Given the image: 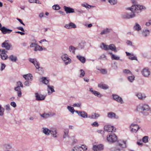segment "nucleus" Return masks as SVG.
Masks as SVG:
<instances>
[{"label": "nucleus", "instance_id": "6e6552de", "mask_svg": "<svg viewBox=\"0 0 151 151\" xmlns=\"http://www.w3.org/2000/svg\"><path fill=\"white\" fill-rule=\"evenodd\" d=\"M131 131L134 133H136L139 129V127L136 124L132 123L130 126Z\"/></svg>", "mask_w": 151, "mask_h": 151}, {"label": "nucleus", "instance_id": "7c9ffc66", "mask_svg": "<svg viewBox=\"0 0 151 151\" xmlns=\"http://www.w3.org/2000/svg\"><path fill=\"white\" fill-rule=\"evenodd\" d=\"M134 29L135 30L139 31L141 30L140 26L137 23H136L134 27Z\"/></svg>", "mask_w": 151, "mask_h": 151}, {"label": "nucleus", "instance_id": "bf43d9fd", "mask_svg": "<svg viewBox=\"0 0 151 151\" xmlns=\"http://www.w3.org/2000/svg\"><path fill=\"white\" fill-rule=\"evenodd\" d=\"M123 72L124 73H126V74H132V73L128 69H125L123 70Z\"/></svg>", "mask_w": 151, "mask_h": 151}, {"label": "nucleus", "instance_id": "338daca9", "mask_svg": "<svg viewBox=\"0 0 151 151\" xmlns=\"http://www.w3.org/2000/svg\"><path fill=\"white\" fill-rule=\"evenodd\" d=\"M25 75L27 77H28L29 78L30 80V81H32V76L31 74L29 73Z\"/></svg>", "mask_w": 151, "mask_h": 151}, {"label": "nucleus", "instance_id": "aec40b11", "mask_svg": "<svg viewBox=\"0 0 151 151\" xmlns=\"http://www.w3.org/2000/svg\"><path fill=\"white\" fill-rule=\"evenodd\" d=\"M1 46L2 47L5 48L7 50H9L12 47V45L7 43L6 41L2 43Z\"/></svg>", "mask_w": 151, "mask_h": 151}, {"label": "nucleus", "instance_id": "79ce46f5", "mask_svg": "<svg viewBox=\"0 0 151 151\" xmlns=\"http://www.w3.org/2000/svg\"><path fill=\"white\" fill-rule=\"evenodd\" d=\"M108 1L111 5H114L117 3V0H108Z\"/></svg>", "mask_w": 151, "mask_h": 151}, {"label": "nucleus", "instance_id": "5fc2aeb1", "mask_svg": "<svg viewBox=\"0 0 151 151\" xmlns=\"http://www.w3.org/2000/svg\"><path fill=\"white\" fill-rule=\"evenodd\" d=\"M37 42L36 40H35L34 42H33V43H32L30 45V47H35V46L36 45L37 43H36Z\"/></svg>", "mask_w": 151, "mask_h": 151}, {"label": "nucleus", "instance_id": "dca6fc26", "mask_svg": "<svg viewBox=\"0 0 151 151\" xmlns=\"http://www.w3.org/2000/svg\"><path fill=\"white\" fill-rule=\"evenodd\" d=\"M0 30L4 34L10 33L12 31V30L8 29L4 27H2V28L0 29Z\"/></svg>", "mask_w": 151, "mask_h": 151}, {"label": "nucleus", "instance_id": "0eeeda50", "mask_svg": "<svg viewBox=\"0 0 151 151\" xmlns=\"http://www.w3.org/2000/svg\"><path fill=\"white\" fill-rule=\"evenodd\" d=\"M29 60L30 62H31L34 65L37 69H39V68H40V69H42V68L40 67V64L36 59L29 58Z\"/></svg>", "mask_w": 151, "mask_h": 151}, {"label": "nucleus", "instance_id": "3c124183", "mask_svg": "<svg viewBox=\"0 0 151 151\" xmlns=\"http://www.w3.org/2000/svg\"><path fill=\"white\" fill-rule=\"evenodd\" d=\"M148 137L146 136L143 137L142 138V141L144 143H147L148 142Z\"/></svg>", "mask_w": 151, "mask_h": 151}, {"label": "nucleus", "instance_id": "2f4dec72", "mask_svg": "<svg viewBox=\"0 0 151 151\" xmlns=\"http://www.w3.org/2000/svg\"><path fill=\"white\" fill-rule=\"evenodd\" d=\"M43 50V49L42 47L38 45L37 44L34 49V50L35 51H41Z\"/></svg>", "mask_w": 151, "mask_h": 151}, {"label": "nucleus", "instance_id": "680f3d73", "mask_svg": "<svg viewBox=\"0 0 151 151\" xmlns=\"http://www.w3.org/2000/svg\"><path fill=\"white\" fill-rule=\"evenodd\" d=\"M5 107V108L6 109V110L8 111H9L11 110L10 106L9 104L6 105Z\"/></svg>", "mask_w": 151, "mask_h": 151}, {"label": "nucleus", "instance_id": "774afa93", "mask_svg": "<svg viewBox=\"0 0 151 151\" xmlns=\"http://www.w3.org/2000/svg\"><path fill=\"white\" fill-rule=\"evenodd\" d=\"M76 11L78 13L80 14H82L85 12L84 11L81 10H77Z\"/></svg>", "mask_w": 151, "mask_h": 151}, {"label": "nucleus", "instance_id": "bb28decb", "mask_svg": "<svg viewBox=\"0 0 151 151\" xmlns=\"http://www.w3.org/2000/svg\"><path fill=\"white\" fill-rule=\"evenodd\" d=\"M109 50L114 51L116 52H117L116 47L113 44H111L109 45Z\"/></svg>", "mask_w": 151, "mask_h": 151}, {"label": "nucleus", "instance_id": "13d9d810", "mask_svg": "<svg viewBox=\"0 0 151 151\" xmlns=\"http://www.w3.org/2000/svg\"><path fill=\"white\" fill-rule=\"evenodd\" d=\"M5 146L7 149H11L12 148V146L11 144H6L5 145Z\"/></svg>", "mask_w": 151, "mask_h": 151}, {"label": "nucleus", "instance_id": "423d86ee", "mask_svg": "<svg viewBox=\"0 0 151 151\" xmlns=\"http://www.w3.org/2000/svg\"><path fill=\"white\" fill-rule=\"evenodd\" d=\"M104 129L105 131L108 132H115L116 129L115 127L110 124L106 125L104 126Z\"/></svg>", "mask_w": 151, "mask_h": 151}, {"label": "nucleus", "instance_id": "f257e3e1", "mask_svg": "<svg viewBox=\"0 0 151 151\" xmlns=\"http://www.w3.org/2000/svg\"><path fill=\"white\" fill-rule=\"evenodd\" d=\"M145 9V8L142 6L132 5L131 7L128 8V9L131 11L132 13H125L122 15V17L123 19H127L133 18L135 17L134 13H139L141 12L142 9Z\"/></svg>", "mask_w": 151, "mask_h": 151}, {"label": "nucleus", "instance_id": "6ab92c4d", "mask_svg": "<svg viewBox=\"0 0 151 151\" xmlns=\"http://www.w3.org/2000/svg\"><path fill=\"white\" fill-rule=\"evenodd\" d=\"M47 91L49 94H52L53 92H55V91L54 89V87L52 86H50L49 84L47 85Z\"/></svg>", "mask_w": 151, "mask_h": 151}, {"label": "nucleus", "instance_id": "cd10ccee", "mask_svg": "<svg viewBox=\"0 0 151 151\" xmlns=\"http://www.w3.org/2000/svg\"><path fill=\"white\" fill-rule=\"evenodd\" d=\"M77 58L82 63H84L86 62V58L84 57L81 56L80 55L76 56Z\"/></svg>", "mask_w": 151, "mask_h": 151}, {"label": "nucleus", "instance_id": "f03ea898", "mask_svg": "<svg viewBox=\"0 0 151 151\" xmlns=\"http://www.w3.org/2000/svg\"><path fill=\"white\" fill-rule=\"evenodd\" d=\"M150 110V108L148 105L145 104H140L137 106L136 110L143 114L145 116L148 115V113L145 111H148Z\"/></svg>", "mask_w": 151, "mask_h": 151}, {"label": "nucleus", "instance_id": "a878e982", "mask_svg": "<svg viewBox=\"0 0 151 151\" xmlns=\"http://www.w3.org/2000/svg\"><path fill=\"white\" fill-rule=\"evenodd\" d=\"M136 96L140 100H143L146 97V96L144 94H142L140 93H137L136 94Z\"/></svg>", "mask_w": 151, "mask_h": 151}, {"label": "nucleus", "instance_id": "412c9836", "mask_svg": "<svg viewBox=\"0 0 151 151\" xmlns=\"http://www.w3.org/2000/svg\"><path fill=\"white\" fill-rule=\"evenodd\" d=\"M100 116V115L97 113H93L91 115L88 116V118L91 119H96L98 118Z\"/></svg>", "mask_w": 151, "mask_h": 151}, {"label": "nucleus", "instance_id": "4c0bfd02", "mask_svg": "<svg viewBox=\"0 0 151 151\" xmlns=\"http://www.w3.org/2000/svg\"><path fill=\"white\" fill-rule=\"evenodd\" d=\"M67 108L68 111L71 112L72 114H73L75 111L73 107H71L70 106H68Z\"/></svg>", "mask_w": 151, "mask_h": 151}, {"label": "nucleus", "instance_id": "9d476101", "mask_svg": "<svg viewBox=\"0 0 151 151\" xmlns=\"http://www.w3.org/2000/svg\"><path fill=\"white\" fill-rule=\"evenodd\" d=\"M104 149V145L102 144H100L97 145H94L93 147V150L94 151H100L103 150Z\"/></svg>", "mask_w": 151, "mask_h": 151}, {"label": "nucleus", "instance_id": "c9c22d12", "mask_svg": "<svg viewBox=\"0 0 151 151\" xmlns=\"http://www.w3.org/2000/svg\"><path fill=\"white\" fill-rule=\"evenodd\" d=\"M111 58L112 60H120L121 61H122V60L120 59V57L119 56H117L115 55H111Z\"/></svg>", "mask_w": 151, "mask_h": 151}, {"label": "nucleus", "instance_id": "7ed1b4c3", "mask_svg": "<svg viewBox=\"0 0 151 151\" xmlns=\"http://www.w3.org/2000/svg\"><path fill=\"white\" fill-rule=\"evenodd\" d=\"M127 147L126 141L120 140L118 141L116 147L111 151H123L122 149Z\"/></svg>", "mask_w": 151, "mask_h": 151}, {"label": "nucleus", "instance_id": "1a4fd4ad", "mask_svg": "<svg viewBox=\"0 0 151 151\" xmlns=\"http://www.w3.org/2000/svg\"><path fill=\"white\" fill-rule=\"evenodd\" d=\"M112 96L113 99L116 101L118 102L119 103L121 104L124 103L122 98L118 95L116 94H113L112 95Z\"/></svg>", "mask_w": 151, "mask_h": 151}, {"label": "nucleus", "instance_id": "c756f323", "mask_svg": "<svg viewBox=\"0 0 151 151\" xmlns=\"http://www.w3.org/2000/svg\"><path fill=\"white\" fill-rule=\"evenodd\" d=\"M52 134V136L54 138H56L57 137L56 134L57 132L56 129H54L51 130L50 133Z\"/></svg>", "mask_w": 151, "mask_h": 151}, {"label": "nucleus", "instance_id": "052dcab7", "mask_svg": "<svg viewBox=\"0 0 151 151\" xmlns=\"http://www.w3.org/2000/svg\"><path fill=\"white\" fill-rule=\"evenodd\" d=\"M6 67V65L3 63H1V70L2 71Z\"/></svg>", "mask_w": 151, "mask_h": 151}, {"label": "nucleus", "instance_id": "c85d7f7f", "mask_svg": "<svg viewBox=\"0 0 151 151\" xmlns=\"http://www.w3.org/2000/svg\"><path fill=\"white\" fill-rule=\"evenodd\" d=\"M76 49L77 48L74 47L72 45L70 46L69 47V51L73 54H75V51Z\"/></svg>", "mask_w": 151, "mask_h": 151}, {"label": "nucleus", "instance_id": "0e129e2a", "mask_svg": "<svg viewBox=\"0 0 151 151\" xmlns=\"http://www.w3.org/2000/svg\"><path fill=\"white\" fill-rule=\"evenodd\" d=\"M10 105L14 108H15L17 106L16 104L14 101L10 103Z\"/></svg>", "mask_w": 151, "mask_h": 151}, {"label": "nucleus", "instance_id": "e2e57ef3", "mask_svg": "<svg viewBox=\"0 0 151 151\" xmlns=\"http://www.w3.org/2000/svg\"><path fill=\"white\" fill-rule=\"evenodd\" d=\"M81 105L80 103H77V104H76V103L74 104H73V106L74 107H81Z\"/></svg>", "mask_w": 151, "mask_h": 151}, {"label": "nucleus", "instance_id": "4468645a", "mask_svg": "<svg viewBox=\"0 0 151 151\" xmlns=\"http://www.w3.org/2000/svg\"><path fill=\"white\" fill-rule=\"evenodd\" d=\"M36 97V99L37 101H41L44 100L45 97V96L42 94H39L37 93H35Z\"/></svg>", "mask_w": 151, "mask_h": 151}, {"label": "nucleus", "instance_id": "f8f14e48", "mask_svg": "<svg viewBox=\"0 0 151 151\" xmlns=\"http://www.w3.org/2000/svg\"><path fill=\"white\" fill-rule=\"evenodd\" d=\"M107 116L110 119H118L119 118L118 116L116 115L115 113L112 112H110L108 113Z\"/></svg>", "mask_w": 151, "mask_h": 151}, {"label": "nucleus", "instance_id": "864d4df0", "mask_svg": "<svg viewBox=\"0 0 151 151\" xmlns=\"http://www.w3.org/2000/svg\"><path fill=\"white\" fill-rule=\"evenodd\" d=\"M81 5L83 7H84L87 9H90L91 6L88 5L87 3L85 4H82Z\"/></svg>", "mask_w": 151, "mask_h": 151}, {"label": "nucleus", "instance_id": "09e8293b", "mask_svg": "<svg viewBox=\"0 0 151 151\" xmlns=\"http://www.w3.org/2000/svg\"><path fill=\"white\" fill-rule=\"evenodd\" d=\"M80 73L79 77L81 78L83 77L85 74V72L83 70L81 69L80 70Z\"/></svg>", "mask_w": 151, "mask_h": 151}, {"label": "nucleus", "instance_id": "20e7f679", "mask_svg": "<svg viewBox=\"0 0 151 151\" xmlns=\"http://www.w3.org/2000/svg\"><path fill=\"white\" fill-rule=\"evenodd\" d=\"M106 139L109 143H114L116 142L117 139L116 135L114 133H111L107 135Z\"/></svg>", "mask_w": 151, "mask_h": 151}, {"label": "nucleus", "instance_id": "5701e85b", "mask_svg": "<svg viewBox=\"0 0 151 151\" xmlns=\"http://www.w3.org/2000/svg\"><path fill=\"white\" fill-rule=\"evenodd\" d=\"M98 87L101 89L104 90L108 89L109 88V87L107 85L102 83L98 84Z\"/></svg>", "mask_w": 151, "mask_h": 151}, {"label": "nucleus", "instance_id": "393cba45", "mask_svg": "<svg viewBox=\"0 0 151 151\" xmlns=\"http://www.w3.org/2000/svg\"><path fill=\"white\" fill-rule=\"evenodd\" d=\"M150 32L148 29H145L142 32V35L143 37H146L150 34Z\"/></svg>", "mask_w": 151, "mask_h": 151}, {"label": "nucleus", "instance_id": "b1692460", "mask_svg": "<svg viewBox=\"0 0 151 151\" xmlns=\"http://www.w3.org/2000/svg\"><path fill=\"white\" fill-rule=\"evenodd\" d=\"M111 29L106 28L104 29L100 33L101 35H103L104 34H106L109 33L111 31Z\"/></svg>", "mask_w": 151, "mask_h": 151}, {"label": "nucleus", "instance_id": "ea45409f", "mask_svg": "<svg viewBox=\"0 0 151 151\" xmlns=\"http://www.w3.org/2000/svg\"><path fill=\"white\" fill-rule=\"evenodd\" d=\"M95 96H96L99 97H101L102 96V95L99 92L96 91H94L92 93Z\"/></svg>", "mask_w": 151, "mask_h": 151}, {"label": "nucleus", "instance_id": "39448f33", "mask_svg": "<svg viewBox=\"0 0 151 151\" xmlns=\"http://www.w3.org/2000/svg\"><path fill=\"white\" fill-rule=\"evenodd\" d=\"M62 60L66 65L70 64L71 63V59L69 58L68 55L66 54L62 55L61 57Z\"/></svg>", "mask_w": 151, "mask_h": 151}, {"label": "nucleus", "instance_id": "473e14b6", "mask_svg": "<svg viewBox=\"0 0 151 151\" xmlns=\"http://www.w3.org/2000/svg\"><path fill=\"white\" fill-rule=\"evenodd\" d=\"M84 47V43L83 42H81L79 44L78 46L76 47L77 49V50H81L83 49Z\"/></svg>", "mask_w": 151, "mask_h": 151}, {"label": "nucleus", "instance_id": "e433bc0d", "mask_svg": "<svg viewBox=\"0 0 151 151\" xmlns=\"http://www.w3.org/2000/svg\"><path fill=\"white\" fill-rule=\"evenodd\" d=\"M80 116L83 118L88 117L87 113L85 111H81Z\"/></svg>", "mask_w": 151, "mask_h": 151}, {"label": "nucleus", "instance_id": "4d7b16f0", "mask_svg": "<svg viewBox=\"0 0 151 151\" xmlns=\"http://www.w3.org/2000/svg\"><path fill=\"white\" fill-rule=\"evenodd\" d=\"M91 125L93 127H98L99 126V124L97 122L95 121L93 122V123H92L91 124Z\"/></svg>", "mask_w": 151, "mask_h": 151}, {"label": "nucleus", "instance_id": "a19ab883", "mask_svg": "<svg viewBox=\"0 0 151 151\" xmlns=\"http://www.w3.org/2000/svg\"><path fill=\"white\" fill-rule=\"evenodd\" d=\"M80 149L82 151H86L87 149V147L85 145H82L79 146Z\"/></svg>", "mask_w": 151, "mask_h": 151}, {"label": "nucleus", "instance_id": "603ef678", "mask_svg": "<svg viewBox=\"0 0 151 151\" xmlns=\"http://www.w3.org/2000/svg\"><path fill=\"white\" fill-rule=\"evenodd\" d=\"M129 58V59L132 60H137V57L135 56H134L133 54L131 55V56H130Z\"/></svg>", "mask_w": 151, "mask_h": 151}, {"label": "nucleus", "instance_id": "f704fd0d", "mask_svg": "<svg viewBox=\"0 0 151 151\" xmlns=\"http://www.w3.org/2000/svg\"><path fill=\"white\" fill-rule=\"evenodd\" d=\"M9 58L10 60L13 62H16L17 60V57L16 56H14L13 55H10Z\"/></svg>", "mask_w": 151, "mask_h": 151}, {"label": "nucleus", "instance_id": "69168bd1", "mask_svg": "<svg viewBox=\"0 0 151 151\" xmlns=\"http://www.w3.org/2000/svg\"><path fill=\"white\" fill-rule=\"evenodd\" d=\"M14 90L16 91H20L21 90V88H20V87L19 86H17L16 87H15V88H14Z\"/></svg>", "mask_w": 151, "mask_h": 151}, {"label": "nucleus", "instance_id": "72a5a7b5", "mask_svg": "<svg viewBox=\"0 0 151 151\" xmlns=\"http://www.w3.org/2000/svg\"><path fill=\"white\" fill-rule=\"evenodd\" d=\"M109 45H105L104 43H102L100 46L101 48L106 50H109Z\"/></svg>", "mask_w": 151, "mask_h": 151}, {"label": "nucleus", "instance_id": "6e6d98bb", "mask_svg": "<svg viewBox=\"0 0 151 151\" xmlns=\"http://www.w3.org/2000/svg\"><path fill=\"white\" fill-rule=\"evenodd\" d=\"M31 84L32 83L31 82L29 81H27L24 82V84L27 86H30Z\"/></svg>", "mask_w": 151, "mask_h": 151}, {"label": "nucleus", "instance_id": "2eb2a0df", "mask_svg": "<svg viewBox=\"0 0 151 151\" xmlns=\"http://www.w3.org/2000/svg\"><path fill=\"white\" fill-rule=\"evenodd\" d=\"M64 27L67 29H70L72 28H76V26L74 23L70 22L68 24H65Z\"/></svg>", "mask_w": 151, "mask_h": 151}, {"label": "nucleus", "instance_id": "58836bf2", "mask_svg": "<svg viewBox=\"0 0 151 151\" xmlns=\"http://www.w3.org/2000/svg\"><path fill=\"white\" fill-rule=\"evenodd\" d=\"M4 109L1 107V106L0 105V116H2L4 115Z\"/></svg>", "mask_w": 151, "mask_h": 151}, {"label": "nucleus", "instance_id": "37998d69", "mask_svg": "<svg viewBox=\"0 0 151 151\" xmlns=\"http://www.w3.org/2000/svg\"><path fill=\"white\" fill-rule=\"evenodd\" d=\"M69 133V130L68 129H65L64 130V134L63 136V138H65L66 137H68V133Z\"/></svg>", "mask_w": 151, "mask_h": 151}, {"label": "nucleus", "instance_id": "c03bdc74", "mask_svg": "<svg viewBox=\"0 0 151 151\" xmlns=\"http://www.w3.org/2000/svg\"><path fill=\"white\" fill-rule=\"evenodd\" d=\"M135 77L134 76H129L128 77V80L131 82H132L134 80Z\"/></svg>", "mask_w": 151, "mask_h": 151}, {"label": "nucleus", "instance_id": "8fccbe9b", "mask_svg": "<svg viewBox=\"0 0 151 151\" xmlns=\"http://www.w3.org/2000/svg\"><path fill=\"white\" fill-rule=\"evenodd\" d=\"M97 70H99L100 71L101 73L103 74H106L107 73V71L106 70V69H97Z\"/></svg>", "mask_w": 151, "mask_h": 151}, {"label": "nucleus", "instance_id": "a211bd4d", "mask_svg": "<svg viewBox=\"0 0 151 151\" xmlns=\"http://www.w3.org/2000/svg\"><path fill=\"white\" fill-rule=\"evenodd\" d=\"M63 8L66 14L74 13L75 12L74 9L70 7L64 6Z\"/></svg>", "mask_w": 151, "mask_h": 151}, {"label": "nucleus", "instance_id": "de8ad7c7", "mask_svg": "<svg viewBox=\"0 0 151 151\" xmlns=\"http://www.w3.org/2000/svg\"><path fill=\"white\" fill-rule=\"evenodd\" d=\"M40 116L44 118H46L50 116L49 114L44 113L43 114H40Z\"/></svg>", "mask_w": 151, "mask_h": 151}, {"label": "nucleus", "instance_id": "49530a36", "mask_svg": "<svg viewBox=\"0 0 151 151\" xmlns=\"http://www.w3.org/2000/svg\"><path fill=\"white\" fill-rule=\"evenodd\" d=\"M52 9L55 10H58L60 9V6L58 4L54 5L52 6Z\"/></svg>", "mask_w": 151, "mask_h": 151}, {"label": "nucleus", "instance_id": "ddd939ff", "mask_svg": "<svg viewBox=\"0 0 151 151\" xmlns=\"http://www.w3.org/2000/svg\"><path fill=\"white\" fill-rule=\"evenodd\" d=\"M40 81L42 82L43 84L46 85L49 84V80L46 77H42L39 79Z\"/></svg>", "mask_w": 151, "mask_h": 151}, {"label": "nucleus", "instance_id": "9b49d317", "mask_svg": "<svg viewBox=\"0 0 151 151\" xmlns=\"http://www.w3.org/2000/svg\"><path fill=\"white\" fill-rule=\"evenodd\" d=\"M141 73L143 76L146 77H148L150 73L149 69L147 68L143 69Z\"/></svg>", "mask_w": 151, "mask_h": 151}, {"label": "nucleus", "instance_id": "f3484780", "mask_svg": "<svg viewBox=\"0 0 151 151\" xmlns=\"http://www.w3.org/2000/svg\"><path fill=\"white\" fill-rule=\"evenodd\" d=\"M1 51L0 56L1 59L3 60L7 59L8 58V56L6 53L7 51L5 50H2Z\"/></svg>", "mask_w": 151, "mask_h": 151}, {"label": "nucleus", "instance_id": "a18cd8bd", "mask_svg": "<svg viewBox=\"0 0 151 151\" xmlns=\"http://www.w3.org/2000/svg\"><path fill=\"white\" fill-rule=\"evenodd\" d=\"M80 149L79 146H76L74 147L71 150V151H82Z\"/></svg>", "mask_w": 151, "mask_h": 151}, {"label": "nucleus", "instance_id": "4be33fe9", "mask_svg": "<svg viewBox=\"0 0 151 151\" xmlns=\"http://www.w3.org/2000/svg\"><path fill=\"white\" fill-rule=\"evenodd\" d=\"M42 132L46 135L48 136L51 132V130L49 129L46 127H43L42 128Z\"/></svg>", "mask_w": 151, "mask_h": 151}]
</instances>
